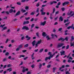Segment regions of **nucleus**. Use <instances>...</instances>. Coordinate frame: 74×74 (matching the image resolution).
Listing matches in <instances>:
<instances>
[{
  "label": "nucleus",
  "mask_w": 74,
  "mask_h": 74,
  "mask_svg": "<svg viewBox=\"0 0 74 74\" xmlns=\"http://www.w3.org/2000/svg\"><path fill=\"white\" fill-rule=\"evenodd\" d=\"M73 12L72 11H71L70 12V13H69V12H68L67 13V15H68V16H69V15H71L70 16H69L67 17V19H69V18H70V17H71V16H73V15H74V13H73Z\"/></svg>",
  "instance_id": "1"
},
{
  "label": "nucleus",
  "mask_w": 74,
  "mask_h": 74,
  "mask_svg": "<svg viewBox=\"0 0 74 74\" xmlns=\"http://www.w3.org/2000/svg\"><path fill=\"white\" fill-rule=\"evenodd\" d=\"M63 45H64V43L63 42L59 43L57 45V47L59 48H60L61 47H62Z\"/></svg>",
  "instance_id": "2"
},
{
  "label": "nucleus",
  "mask_w": 74,
  "mask_h": 74,
  "mask_svg": "<svg viewBox=\"0 0 74 74\" xmlns=\"http://www.w3.org/2000/svg\"><path fill=\"white\" fill-rule=\"evenodd\" d=\"M22 30H29V29L28 27L26 26H24L22 28Z\"/></svg>",
  "instance_id": "3"
},
{
  "label": "nucleus",
  "mask_w": 74,
  "mask_h": 74,
  "mask_svg": "<svg viewBox=\"0 0 74 74\" xmlns=\"http://www.w3.org/2000/svg\"><path fill=\"white\" fill-rule=\"evenodd\" d=\"M29 69L27 68H26H26L25 67H23V70H22V72L23 73H25V71H28Z\"/></svg>",
  "instance_id": "4"
},
{
  "label": "nucleus",
  "mask_w": 74,
  "mask_h": 74,
  "mask_svg": "<svg viewBox=\"0 0 74 74\" xmlns=\"http://www.w3.org/2000/svg\"><path fill=\"white\" fill-rule=\"evenodd\" d=\"M56 10V9L55 8H53V12L52 13H50L51 16H53V14L55 13V11Z\"/></svg>",
  "instance_id": "5"
},
{
  "label": "nucleus",
  "mask_w": 74,
  "mask_h": 74,
  "mask_svg": "<svg viewBox=\"0 0 74 74\" xmlns=\"http://www.w3.org/2000/svg\"><path fill=\"white\" fill-rule=\"evenodd\" d=\"M69 4V1H65L64 2V3H62V5L63 6H64V5H67V4Z\"/></svg>",
  "instance_id": "6"
},
{
  "label": "nucleus",
  "mask_w": 74,
  "mask_h": 74,
  "mask_svg": "<svg viewBox=\"0 0 74 74\" xmlns=\"http://www.w3.org/2000/svg\"><path fill=\"white\" fill-rule=\"evenodd\" d=\"M46 24V21H45L43 22H41L40 25V26H45Z\"/></svg>",
  "instance_id": "7"
},
{
  "label": "nucleus",
  "mask_w": 74,
  "mask_h": 74,
  "mask_svg": "<svg viewBox=\"0 0 74 74\" xmlns=\"http://www.w3.org/2000/svg\"><path fill=\"white\" fill-rule=\"evenodd\" d=\"M54 3L55 4H56L57 3V2L55 1L50 2V5H53V4Z\"/></svg>",
  "instance_id": "8"
},
{
  "label": "nucleus",
  "mask_w": 74,
  "mask_h": 74,
  "mask_svg": "<svg viewBox=\"0 0 74 74\" xmlns=\"http://www.w3.org/2000/svg\"><path fill=\"white\" fill-rule=\"evenodd\" d=\"M21 14V12L20 11H18L14 16V17H16V16L19 15Z\"/></svg>",
  "instance_id": "9"
},
{
  "label": "nucleus",
  "mask_w": 74,
  "mask_h": 74,
  "mask_svg": "<svg viewBox=\"0 0 74 74\" xmlns=\"http://www.w3.org/2000/svg\"><path fill=\"white\" fill-rule=\"evenodd\" d=\"M60 53H61V56H62V55H65V51H61L60 52Z\"/></svg>",
  "instance_id": "10"
},
{
  "label": "nucleus",
  "mask_w": 74,
  "mask_h": 74,
  "mask_svg": "<svg viewBox=\"0 0 74 74\" xmlns=\"http://www.w3.org/2000/svg\"><path fill=\"white\" fill-rule=\"evenodd\" d=\"M58 41H60L61 40L63 42L64 41V39L62 38H61L58 39Z\"/></svg>",
  "instance_id": "11"
},
{
  "label": "nucleus",
  "mask_w": 74,
  "mask_h": 74,
  "mask_svg": "<svg viewBox=\"0 0 74 74\" xmlns=\"http://www.w3.org/2000/svg\"><path fill=\"white\" fill-rule=\"evenodd\" d=\"M48 59H49V60H50V57H46L45 59V61H47V60H48Z\"/></svg>",
  "instance_id": "12"
},
{
  "label": "nucleus",
  "mask_w": 74,
  "mask_h": 74,
  "mask_svg": "<svg viewBox=\"0 0 74 74\" xmlns=\"http://www.w3.org/2000/svg\"><path fill=\"white\" fill-rule=\"evenodd\" d=\"M29 23V21H24L23 23V25H25V24H28Z\"/></svg>",
  "instance_id": "13"
},
{
  "label": "nucleus",
  "mask_w": 74,
  "mask_h": 74,
  "mask_svg": "<svg viewBox=\"0 0 74 74\" xmlns=\"http://www.w3.org/2000/svg\"><path fill=\"white\" fill-rule=\"evenodd\" d=\"M59 21H61V22H62L63 21V18L62 16H60L59 18Z\"/></svg>",
  "instance_id": "14"
},
{
  "label": "nucleus",
  "mask_w": 74,
  "mask_h": 74,
  "mask_svg": "<svg viewBox=\"0 0 74 74\" xmlns=\"http://www.w3.org/2000/svg\"><path fill=\"white\" fill-rule=\"evenodd\" d=\"M36 42V40H34L32 42V46H34V45H35V43Z\"/></svg>",
  "instance_id": "15"
},
{
  "label": "nucleus",
  "mask_w": 74,
  "mask_h": 74,
  "mask_svg": "<svg viewBox=\"0 0 74 74\" xmlns=\"http://www.w3.org/2000/svg\"><path fill=\"white\" fill-rule=\"evenodd\" d=\"M74 40V37L73 36H71V42Z\"/></svg>",
  "instance_id": "16"
},
{
  "label": "nucleus",
  "mask_w": 74,
  "mask_h": 74,
  "mask_svg": "<svg viewBox=\"0 0 74 74\" xmlns=\"http://www.w3.org/2000/svg\"><path fill=\"white\" fill-rule=\"evenodd\" d=\"M21 12H22L23 13H24V12H26V10H24L23 9H21Z\"/></svg>",
  "instance_id": "17"
},
{
  "label": "nucleus",
  "mask_w": 74,
  "mask_h": 74,
  "mask_svg": "<svg viewBox=\"0 0 74 74\" xmlns=\"http://www.w3.org/2000/svg\"><path fill=\"white\" fill-rule=\"evenodd\" d=\"M42 36H44V37H45L46 36H47V34H46V33L45 32H43L42 33Z\"/></svg>",
  "instance_id": "18"
},
{
  "label": "nucleus",
  "mask_w": 74,
  "mask_h": 74,
  "mask_svg": "<svg viewBox=\"0 0 74 74\" xmlns=\"http://www.w3.org/2000/svg\"><path fill=\"white\" fill-rule=\"evenodd\" d=\"M41 42V40L40 39V40L38 41L37 42V44H40V43Z\"/></svg>",
  "instance_id": "19"
},
{
  "label": "nucleus",
  "mask_w": 74,
  "mask_h": 74,
  "mask_svg": "<svg viewBox=\"0 0 74 74\" xmlns=\"http://www.w3.org/2000/svg\"><path fill=\"white\" fill-rule=\"evenodd\" d=\"M29 47V44H27L24 46V48H27V47Z\"/></svg>",
  "instance_id": "20"
},
{
  "label": "nucleus",
  "mask_w": 74,
  "mask_h": 74,
  "mask_svg": "<svg viewBox=\"0 0 74 74\" xmlns=\"http://www.w3.org/2000/svg\"><path fill=\"white\" fill-rule=\"evenodd\" d=\"M13 10L12 9H11L10 10L9 13H12L13 12Z\"/></svg>",
  "instance_id": "21"
},
{
  "label": "nucleus",
  "mask_w": 74,
  "mask_h": 74,
  "mask_svg": "<svg viewBox=\"0 0 74 74\" xmlns=\"http://www.w3.org/2000/svg\"><path fill=\"white\" fill-rule=\"evenodd\" d=\"M7 58H5L3 59V62H5V61H7Z\"/></svg>",
  "instance_id": "22"
},
{
  "label": "nucleus",
  "mask_w": 74,
  "mask_h": 74,
  "mask_svg": "<svg viewBox=\"0 0 74 74\" xmlns=\"http://www.w3.org/2000/svg\"><path fill=\"white\" fill-rule=\"evenodd\" d=\"M36 35L38 37H40V34L38 32H37L36 34Z\"/></svg>",
  "instance_id": "23"
},
{
  "label": "nucleus",
  "mask_w": 74,
  "mask_h": 74,
  "mask_svg": "<svg viewBox=\"0 0 74 74\" xmlns=\"http://www.w3.org/2000/svg\"><path fill=\"white\" fill-rule=\"evenodd\" d=\"M56 67H53V72L55 73V70H56Z\"/></svg>",
  "instance_id": "24"
},
{
  "label": "nucleus",
  "mask_w": 74,
  "mask_h": 74,
  "mask_svg": "<svg viewBox=\"0 0 74 74\" xmlns=\"http://www.w3.org/2000/svg\"><path fill=\"white\" fill-rule=\"evenodd\" d=\"M46 38H47V40H51V38H49V36H46Z\"/></svg>",
  "instance_id": "25"
},
{
  "label": "nucleus",
  "mask_w": 74,
  "mask_h": 74,
  "mask_svg": "<svg viewBox=\"0 0 74 74\" xmlns=\"http://www.w3.org/2000/svg\"><path fill=\"white\" fill-rule=\"evenodd\" d=\"M41 67H42V64L41 63H39V69H40L41 68Z\"/></svg>",
  "instance_id": "26"
},
{
  "label": "nucleus",
  "mask_w": 74,
  "mask_h": 74,
  "mask_svg": "<svg viewBox=\"0 0 74 74\" xmlns=\"http://www.w3.org/2000/svg\"><path fill=\"white\" fill-rule=\"evenodd\" d=\"M43 50H44V49H40V50L39 51V52L40 53H41L42 51H43Z\"/></svg>",
  "instance_id": "27"
},
{
  "label": "nucleus",
  "mask_w": 74,
  "mask_h": 74,
  "mask_svg": "<svg viewBox=\"0 0 74 74\" xmlns=\"http://www.w3.org/2000/svg\"><path fill=\"white\" fill-rule=\"evenodd\" d=\"M23 47V45H21L18 46V48H22Z\"/></svg>",
  "instance_id": "28"
},
{
  "label": "nucleus",
  "mask_w": 74,
  "mask_h": 74,
  "mask_svg": "<svg viewBox=\"0 0 74 74\" xmlns=\"http://www.w3.org/2000/svg\"><path fill=\"white\" fill-rule=\"evenodd\" d=\"M70 28L73 29L72 27L71 26H69L67 27V29H68V30H69Z\"/></svg>",
  "instance_id": "29"
},
{
  "label": "nucleus",
  "mask_w": 74,
  "mask_h": 74,
  "mask_svg": "<svg viewBox=\"0 0 74 74\" xmlns=\"http://www.w3.org/2000/svg\"><path fill=\"white\" fill-rule=\"evenodd\" d=\"M25 57V56L23 55H20V56L19 58H24Z\"/></svg>",
  "instance_id": "30"
},
{
  "label": "nucleus",
  "mask_w": 74,
  "mask_h": 74,
  "mask_svg": "<svg viewBox=\"0 0 74 74\" xmlns=\"http://www.w3.org/2000/svg\"><path fill=\"white\" fill-rule=\"evenodd\" d=\"M35 24H32V25H31V29H32V28H33V27H34V26Z\"/></svg>",
  "instance_id": "31"
},
{
  "label": "nucleus",
  "mask_w": 74,
  "mask_h": 74,
  "mask_svg": "<svg viewBox=\"0 0 74 74\" xmlns=\"http://www.w3.org/2000/svg\"><path fill=\"white\" fill-rule=\"evenodd\" d=\"M35 12H32L31 13V14H30V15H34Z\"/></svg>",
  "instance_id": "32"
},
{
  "label": "nucleus",
  "mask_w": 74,
  "mask_h": 74,
  "mask_svg": "<svg viewBox=\"0 0 74 74\" xmlns=\"http://www.w3.org/2000/svg\"><path fill=\"white\" fill-rule=\"evenodd\" d=\"M40 6V2H38L36 5V6L37 7H39Z\"/></svg>",
  "instance_id": "33"
},
{
  "label": "nucleus",
  "mask_w": 74,
  "mask_h": 74,
  "mask_svg": "<svg viewBox=\"0 0 74 74\" xmlns=\"http://www.w3.org/2000/svg\"><path fill=\"white\" fill-rule=\"evenodd\" d=\"M17 3V5H21V3L20 2H18L17 3Z\"/></svg>",
  "instance_id": "34"
},
{
  "label": "nucleus",
  "mask_w": 74,
  "mask_h": 74,
  "mask_svg": "<svg viewBox=\"0 0 74 74\" xmlns=\"http://www.w3.org/2000/svg\"><path fill=\"white\" fill-rule=\"evenodd\" d=\"M45 14H46V13L45 12H42L41 13V15H45Z\"/></svg>",
  "instance_id": "35"
},
{
  "label": "nucleus",
  "mask_w": 74,
  "mask_h": 74,
  "mask_svg": "<svg viewBox=\"0 0 74 74\" xmlns=\"http://www.w3.org/2000/svg\"><path fill=\"white\" fill-rule=\"evenodd\" d=\"M8 55H9V53L7 52L5 53V56H8Z\"/></svg>",
  "instance_id": "36"
},
{
  "label": "nucleus",
  "mask_w": 74,
  "mask_h": 74,
  "mask_svg": "<svg viewBox=\"0 0 74 74\" xmlns=\"http://www.w3.org/2000/svg\"><path fill=\"white\" fill-rule=\"evenodd\" d=\"M5 12L6 14H7V15H9V14H10V13H9V12L8 11Z\"/></svg>",
  "instance_id": "37"
},
{
  "label": "nucleus",
  "mask_w": 74,
  "mask_h": 74,
  "mask_svg": "<svg viewBox=\"0 0 74 74\" xmlns=\"http://www.w3.org/2000/svg\"><path fill=\"white\" fill-rule=\"evenodd\" d=\"M64 39V40H66L67 41H68V37H66L65 38V39Z\"/></svg>",
  "instance_id": "38"
},
{
  "label": "nucleus",
  "mask_w": 74,
  "mask_h": 74,
  "mask_svg": "<svg viewBox=\"0 0 74 74\" xmlns=\"http://www.w3.org/2000/svg\"><path fill=\"white\" fill-rule=\"evenodd\" d=\"M20 50V49L19 47H18L16 49V51H19Z\"/></svg>",
  "instance_id": "39"
},
{
  "label": "nucleus",
  "mask_w": 74,
  "mask_h": 74,
  "mask_svg": "<svg viewBox=\"0 0 74 74\" xmlns=\"http://www.w3.org/2000/svg\"><path fill=\"white\" fill-rule=\"evenodd\" d=\"M36 12L38 13H39V8H37V10H36Z\"/></svg>",
  "instance_id": "40"
},
{
  "label": "nucleus",
  "mask_w": 74,
  "mask_h": 74,
  "mask_svg": "<svg viewBox=\"0 0 74 74\" xmlns=\"http://www.w3.org/2000/svg\"><path fill=\"white\" fill-rule=\"evenodd\" d=\"M69 48V45H68L66 47V49H68Z\"/></svg>",
  "instance_id": "41"
},
{
  "label": "nucleus",
  "mask_w": 74,
  "mask_h": 74,
  "mask_svg": "<svg viewBox=\"0 0 74 74\" xmlns=\"http://www.w3.org/2000/svg\"><path fill=\"white\" fill-rule=\"evenodd\" d=\"M53 55H52L51 54V55H50V56H49V57L51 59V58H53Z\"/></svg>",
  "instance_id": "42"
},
{
  "label": "nucleus",
  "mask_w": 74,
  "mask_h": 74,
  "mask_svg": "<svg viewBox=\"0 0 74 74\" xmlns=\"http://www.w3.org/2000/svg\"><path fill=\"white\" fill-rule=\"evenodd\" d=\"M25 39V36H23L21 37V40H23L24 39Z\"/></svg>",
  "instance_id": "43"
},
{
  "label": "nucleus",
  "mask_w": 74,
  "mask_h": 74,
  "mask_svg": "<svg viewBox=\"0 0 74 74\" xmlns=\"http://www.w3.org/2000/svg\"><path fill=\"white\" fill-rule=\"evenodd\" d=\"M34 66H35L33 64L32 65H31V67H32V69H34Z\"/></svg>",
  "instance_id": "44"
},
{
  "label": "nucleus",
  "mask_w": 74,
  "mask_h": 74,
  "mask_svg": "<svg viewBox=\"0 0 74 74\" xmlns=\"http://www.w3.org/2000/svg\"><path fill=\"white\" fill-rule=\"evenodd\" d=\"M31 39V37H29L27 39V41H29V40H30Z\"/></svg>",
  "instance_id": "45"
},
{
  "label": "nucleus",
  "mask_w": 74,
  "mask_h": 74,
  "mask_svg": "<svg viewBox=\"0 0 74 74\" xmlns=\"http://www.w3.org/2000/svg\"><path fill=\"white\" fill-rule=\"evenodd\" d=\"M7 70L8 71L9 70V72H10V71H12V69H11V68H9V69H7Z\"/></svg>",
  "instance_id": "46"
},
{
  "label": "nucleus",
  "mask_w": 74,
  "mask_h": 74,
  "mask_svg": "<svg viewBox=\"0 0 74 74\" xmlns=\"http://www.w3.org/2000/svg\"><path fill=\"white\" fill-rule=\"evenodd\" d=\"M71 55V54L70 53L69 54L68 56L67 57V59H68V58H69V57H70V55Z\"/></svg>",
  "instance_id": "47"
},
{
  "label": "nucleus",
  "mask_w": 74,
  "mask_h": 74,
  "mask_svg": "<svg viewBox=\"0 0 74 74\" xmlns=\"http://www.w3.org/2000/svg\"><path fill=\"white\" fill-rule=\"evenodd\" d=\"M62 30V28H60L58 29V31L59 32H60V31H61V30Z\"/></svg>",
  "instance_id": "48"
},
{
  "label": "nucleus",
  "mask_w": 74,
  "mask_h": 74,
  "mask_svg": "<svg viewBox=\"0 0 74 74\" xmlns=\"http://www.w3.org/2000/svg\"><path fill=\"white\" fill-rule=\"evenodd\" d=\"M72 27V29H73V30H74V27H73V26H74V24H73L72 25V26H71Z\"/></svg>",
  "instance_id": "49"
},
{
  "label": "nucleus",
  "mask_w": 74,
  "mask_h": 74,
  "mask_svg": "<svg viewBox=\"0 0 74 74\" xmlns=\"http://www.w3.org/2000/svg\"><path fill=\"white\" fill-rule=\"evenodd\" d=\"M69 24H70V22L65 24V25H66V26H68L67 25H69Z\"/></svg>",
  "instance_id": "50"
},
{
  "label": "nucleus",
  "mask_w": 74,
  "mask_h": 74,
  "mask_svg": "<svg viewBox=\"0 0 74 74\" xmlns=\"http://www.w3.org/2000/svg\"><path fill=\"white\" fill-rule=\"evenodd\" d=\"M51 67V65L49 64V65H48L47 66V68H49Z\"/></svg>",
  "instance_id": "51"
},
{
  "label": "nucleus",
  "mask_w": 74,
  "mask_h": 74,
  "mask_svg": "<svg viewBox=\"0 0 74 74\" xmlns=\"http://www.w3.org/2000/svg\"><path fill=\"white\" fill-rule=\"evenodd\" d=\"M59 12V11H57L55 13V14L56 15V14H58Z\"/></svg>",
  "instance_id": "52"
},
{
  "label": "nucleus",
  "mask_w": 74,
  "mask_h": 74,
  "mask_svg": "<svg viewBox=\"0 0 74 74\" xmlns=\"http://www.w3.org/2000/svg\"><path fill=\"white\" fill-rule=\"evenodd\" d=\"M27 51L26 50H24L22 51V52H23V53H25V52H26Z\"/></svg>",
  "instance_id": "53"
},
{
  "label": "nucleus",
  "mask_w": 74,
  "mask_h": 74,
  "mask_svg": "<svg viewBox=\"0 0 74 74\" xmlns=\"http://www.w3.org/2000/svg\"><path fill=\"white\" fill-rule=\"evenodd\" d=\"M66 74H71L70 73H69V71H67L66 73Z\"/></svg>",
  "instance_id": "54"
},
{
  "label": "nucleus",
  "mask_w": 74,
  "mask_h": 74,
  "mask_svg": "<svg viewBox=\"0 0 74 74\" xmlns=\"http://www.w3.org/2000/svg\"><path fill=\"white\" fill-rule=\"evenodd\" d=\"M60 5V2H59L57 4V5L58 6H59V5Z\"/></svg>",
  "instance_id": "55"
},
{
  "label": "nucleus",
  "mask_w": 74,
  "mask_h": 74,
  "mask_svg": "<svg viewBox=\"0 0 74 74\" xmlns=\"http://www.w3.org/2000/svg\"><path fill=\"white\" fill-rule=\"evenodd\" d=\"M27 58H28V57H26L24 58V60H26V59H27Z\"/></svg>",
  "instance_id": "56"
},
{
  "label": "nucleus",
  "mask_w": 74,
  "mask_h": 74,
  "mask_svg": "<svg viewBox=\"0 0 74 74\" xmlns=\"http://www.w3.org/2000/svg\"><path fill=\"white\" fill-rule=\"evenodd\" d=\"M25 10H28L29 9V6H26L25 8Z\"/></svg>",
  "instance_id": "57"
},
{
  "label": "nucleus",
  "mask_w": 74,
  "mask_h": 74,
  "mask_svg": "<svg viewBox=\"0 0 74 74\" xmlns=\"http://www.w3.org/2000/svg\"><path fill=\"white\" fill-rule=\"evenodd\" d=\"M26 1V0H22L21 1V2L22 3H24V2H25Z\"/></svg>",
  "instance_id": "58"
},
{
  "label": "nucleus",
  "mask_w": 74,
  "mask_h": 74,
  "mask_svg": "<svg viewBox=\"0 0 74 74\" xmlns=\"http://www.w3.org/2000/svg\"><path fill=\"white\" fill-rule=\"evenodd\" d=\"M27 74H31V72H30L29 71H28L27 72Z\"/></svg>",
  "instance_id": "59"
},
{
  "label": "nucleus",
  "mask_w": 74,
  "mask_h": 74,
  "mask_svg": "<svg viewBox=\"0 0 74 74\" xmlns=\"http://www.w3.org/2000/svg\"><path fill=\"white\" fill-rule=\"evenodd\" d=\"M71 60H68V63H71Z\"/></svg>",
  "instance_id": "60"
},
{
  "label": "nucleus",
  "mask_w": 74,
  "mask_h": 74,
  "mask_svg": "<svg viewBox=\"0 0 74 74\" xmlns=\"http://www.w3.org/2000/svg\"><path fill=\"white\" fill-rule=\"evenodd\" d=\"M61 10H62V11H64L65 9H64V8H61Z\"/></svg>",
  "instance_id": "61"
},
{
  "label": "nucleus",
  "mask_w": 74,
  "mask_h": 74,
  "mask_svg": "<svg viewBox=\"0 0 74 74\" xmlns=\"http://www.w3.org/2000/svg\"><path fill=\"white\" fill-rule=\"evenodd\" d=\"M7 28V27H5L3 28V29L4 30H5Z\"/></svg>",
  "instance_id": "62"
},
{
  "label": "nucleus",
  "mask_w": 74,
  "mask_h": 74,
  "mask_svg": "<svg viewBox=\"0 0 74 74\" xmlns=\"http://www.w3.org/2000/svg\"><path fill=\"white\" fill-rule=\"evenodd\" d=\"M46 6V5H42V7H45Z\"/></svg>",
  "instance_id": "63"
},
{
  "label": "nucleus",
  "mask_w": 74,
  "mask_h": 74,
  "mask_svg": "<svg viewBox=\"0 0 74 74\" xmlns=\"http://www.w3.org/2000/svg\"><path fill=\"white\" fill-rule=\"evenodd\" d=\"M38 44H37V43L35 45V48H37V47H38Z\"/></svg>",
  "instance_id": "64"
}]
</instances>
